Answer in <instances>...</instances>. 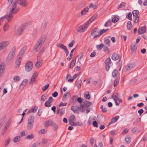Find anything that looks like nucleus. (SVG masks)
I'll return each mask as SVG.
<instances>
[{
	"label": "nucleus",
	"mask_w": 147,
	"mask_h": 147,
	"mask_svg": "<svg viewBox=\"0 0 147 147\" xmlns=\"http://www.w3.org/2000/svg\"><path fill=\"white\" fill-rule=\"evenodd\" d=\"M98 15V14L94 15L88 20L85 25H82L78 28L77 30L79 32H82L87 29L89 24L92 22Z\"/></svg>",
	"instance_id": "f257e3e1"
},
{
	"label": "nucleus",
	"mask_w": 147,
	"mask_h": 147,
	"mask_svg": "<svg viewBox=\"0 0 147 147\" xmlns=\"http://www.w3.org/2000/svg\"><path fill=\"white\" fill-rule=\"evenodd\" d=\"M45 39V35H43L40 38L35 46V49L34 50L35 51L37 52L39 49L42 45V44Z\"/></svg>",
	"instance_id": "f03ea898"
},
{
	"label": "nucleus",
	"mask_w": 147,
	"mask_h": 147,
	"mask_svg": "<svg viewBox=\"0 0 147 147\" xmlns=\"http://www.w3.org/2000/svg\"><path fill=\"white\" fill-rule=\"evenodd\" d=\"M16 49L15 47H13L9 54L6 59V62L7 64H9L13 59L15 54Z\"/></svg>",
	"instance_id": "7ed1b4c3"
},
{
	"label": "nucleus",
	"mask_w": 147,
	"mask_h": 147,
	"mask_svg": "<svg viewBox=\"0 0 147 147\" xmlns=\"http://www.w3.org/2000/svg\"><path fill=\"white\" fill-rule=\"evenodd\" d=\"M28 24V23L26 22L25 24L20 25L17 29L16 33V34L17 36H19L22 34Z\"/></svg>",
	"instance_id": "20e7f679"
},
{
	"label": "nucleus",
	"mask_w": 147,
	"mask_h": 147,
	"mask_svg": "<svg viewBox=\"0 0 147 147\" xmlns=\"http://www.w3.org/2000/svg\"><path fill=\"white\" fill-rule=\"evenodd\" d=\"M71 110L74 113H77L78 114H79V112L78 110L82 113H84L85 111V109L81 108L80 105L79 107L75 106H72L71 108Z\"/></svg>",
	"instance_id": "39448f33"
},
{
	"label": "nucleus",
	"mask_w": 147,
	"mask_h": 147,
	"mask_svg": "<svg viewBox=\"0 0 147 147\" xmlns=\"http://www.w3.org/2000/svg\"><path fill=\"white\" fill-rule=\"evenodd\" d=\"M33 67V64L31 61H27L25 65V69L27 72H30L32 69Z\"/></svg>",
	"instance_id": "423d86ee"
},
{
	"label": "nucleus",
	"mask_w": 147,
	"mask_h": 147,
	"mask_svg": "<svg viewBox=\"0 0 147 147\" xmlns=\"http://www.w3.org/2000/svg\"><path fill=\"white\" fill-rule=\"evenodd\" d=\"M17 5V3L15 1V2L12 4V8L11 9L9 13V14H10L11 16L12 15V13H15L17 12V11L15 9Z\"/></svg>",
	"instance_id": "0eeeda50"
},
{
	"label": "nucleus",
	"mask_w": 147,
	"mask_h": 147,
	"mask_svg": "<svg viewBox=\"0 0 147 147\" xmlns=\"http://www.w3.org/2000/svg\"><path fill=\"white\" fill-rule=\"evenodd\" d=\"M57 46L64 50L66 56L68 55L69 52L65 46L63 44H62L59 43V45H57Z\"/></svg>",
	"instance_id": "6e6552de"
},
{
	"label": "nucleus",
	"mask_w": 147,
	"mask_h": 147,
	"mask_svg": "<svg viewBox=\"0 0 147 147\" xmlns=\"http://www.w3.org/2000/svg\"><path fill=\"white\" fill-rule=\"evenodd\" d=\"M146 32V28L145 26H143L139 28L138 30V34H143Z\"/></svg>",
	"instance_id": "1a4fd4ad"
},
{
	"label": "nucleus",
	"mask_w": 147,
	"mask_h": 147,
	"mask_svg": "<svg viewBox=\"0 0 147 147\" xmlns=\"http://www.w3.org/2000/svg\"><path fill=\"white\" fill-rule=\"evenodd\" d=\"M13 17V16H11L8 13L5 16L2 17L0 18V19L1 18L0 22H3L5 19H7V21L9 22L10 20Z\"/></svg>",
	"instance_id": "9d476101"
},
{
	"label": "nucleus",
	"mask_w": 147,
	"mask_h": 147,
	"mask_svg": "<svg viewBox=\"0 0 147 147\" xmlns=\"http://www.w3.org/2000/svg\"><path fill=\"white\" fill-rule=\"evenodd\" d=\"M105 68L106 70L108 71L110 69V58L109 57H108L105 61Z\"/></svg>",
	"instance_id": "9b49d317"
},
{
	"label": "nucleus",
	"mask_w": 147,
	"mask_h": 147,
	"mask_svg": "<svg viewBox=\"0 0 147 147\" xmlns=\"http://www.w3.org/2000/svg\"><path fill=\"white\" fill-rule=\"evenodd\" d=\"M53 99L52 97H50L48 100L45 102V106L48 107H51V104L53 102Z\"/></svg>",
	"instance_id": "f8f14e48"
},
{
	"label": "nucleus",
	"mask_w": 147,
	"mask_h": 147,
	"mask_svg": "<svg viewBox=\"0 0 147 147\" xmlns=\"http://www.w3.org/2000/svg\"><path fill=\"white\" fill-rule=\"evenodd\" d=\"M9 44V42L7 41H4L0 43V50L4 49Z\"/></svg>",
	"instance_id": "ddd939ff"
},
{
	"label": "nucleus",
	"mask_w": 147,
	"mask_h": 147,
	"mask_svg": "<svg viewBox=\"0 0 147 147\" xmlns=\"http://www.w3.org/2000/svg\"><path fill=\"white\" fill-rule=\"evenodd\" d=\"M17 3L22 7H25L26 5V0H15Z\"/></svg>",
	"instance_id": "4468645a"
},
{
	"label": "nucleus",
	"mask_w": 147,
	"mask_h": 147,
	"mask_svg": "<svg viewBox=\"0 0 147 147\" xmlns=\"http://www.w3.org/2000/svg\"><path fill=\"white\" fill-rule=\"evenodd\" d=\"M118 94V93H115L112 94L111 96V98L114 100L116 105L117 106H118L119 105V104L117 102V100L118 98L117 96Z\"/></svg>",
	"instance_id": "2eb2a0df"
},
{
	"label": "nucleus",
	"mask_w": 147,
	"mask_h": 147,
	"mask_svg": "<svg viewBox=\"0 0 147 147\" xmlns=\"http://www.w3.org/2000/svg\"><path fill=\"white\" fill-rule=\"evenodd\" d=\"M22 59V58H21L20 57H18V58L15 62L16 67V68H18L19 67Z\"/></svg>",
	"instance_id": "dca6fc26"
},
{
	"label": "nucleus",
	"mask_w": 147,
	"mask_h": 147,
	"mask_svg": "<svg viewBox=\"0 0 147 147\" xmlns=\"http://www.w3.org/2000/svg\"><path fill=\"white\" fill-rule=\"evenodd\" d=\"M110 36H106L104 39V43L109 46H110Z\"/></svg>",
	"instance_id": "f3484780"
},
{
	"label": "nucleus",
	"mask_w": 147,
	"mask_h": 147,
	"mask_svg": "<svg viewBox=\"0 0 147 147\" xmlns=\"http://www.w3.org/2000/svg\"><path fill=\"white\" fill-rule=\"evenodd\" d=\"M28 81V80L27 79H25L21 83L20 86L19 87V88L20 89L22 90L23 89L24 86H25L26 85V83Z\"/></svg>",
	"instance_id": "a211bd4d"
},
{
	"label": "nucleus",
	"mask_w": 147,
	"mask_h": 147,
	"mask_svg": "<svg viewBox=\"0 0 147 147\" xmlns=\"http://www.w3.org/2000/svg\"><path fill=\"white\" fill-rule=\"evenodd\" d=\"M26 46H24L21 50L18 57H20L21 58H22L23 55H24L25 51L26 49Z\"/></svg>",
	"instance_id": "6ab92c4d"
},
{
	"label": "nucleus",
	"mask_w": 147,
	"mask_h": 147,
	"mask_svg": "<svg viewBox=\"0 0 147 147\" xmlns=\"http://www.w3.org/2000/svg\"><path fill=\"white\" fill-rule=\"evenodd\" d=\"M118 16L117 15H115L112 16V22L114 23H115L119 20Z\"/></svg>",
	"instance_id": "aec40b11"
},
{
	"label": "nucleus",
	"mask_w": 147,
	"mask_h": 147,
	"mask_svg": "<svg viewBox=\"0 0 147 147\" xmlns=\"http://www.w3.org/2000/svg\"><path fill=\"white\" fill-rule=\"evenodd\" d=\"M92 105V103H91V104H88L87 103H82L80 104V106H81V108L85 109V107L88 108L89 107L91 106Z\"/></svg>",
	"instance_id": "412c9836"
},
{
	"label": "nucleus",
	"mask_w": 147,
	"mask_h": 147,
	"mask_svg": "<svg viewBox=\"0 0 147 147\" xmlns=\"http://www.w3.org/2000/svg\"><path fill=\"white\" fill-rule=\"evenodd\" d=\"M119 118V116L118 115L112 118L111 119V124L117 121Z\"/></svg>",
	"instance_id": "4be33fe9"
},
{
	"label": "nucleus",
	"mask_w": 147,
	"mask_h": 147,
	"mask_svg": "<svg viewBox=\"0 0 147 147\" xmlns=\"http://www.w3.org/2000/svg\"><path fill=\"white\" fill-rule=\"evenodd\" d=\"M53 122L51 120H48L45 122L44 126L45 127H48L50 125H51Z\"/></svg>",
	"instance_id": "5701e85b"
},
{
	"label": "nucleus",
	"mask_w": 147,
	"mask_h": 147,
	"mask_svg": "<svg viewBox=\"0 0 147 147\" xmlns=\"http://www.w3.org/2000/svg\"><path fill=\"white\" fill-rule=\"evenodd\" d=\"M89 8L88 7L84 8L81 12V14L82 15H84L86 14L88 12Z\"/></svg>",
	"instance_id": "b1692460"
},
{
	"label": "nucleus",
	"mask_w": 147,
	"mask_h": 147,
	"mask_svg": "<svg viewBox=\"0 0 147 147\" xmlns=\"http://www.w3.org/2000/svg\"><path fill=\"white\" fill-rule=\"evenodd\" d=\"M38 109V107L36 106H34L30 109L28 112L27 113L29 114L30 113L33 112L35 113Z\"/></svg>",
	"instance_id": "393cba45"
},
{
	"label": "nucleus",
	"mask_w": 147,
	"mask_h": 147,
	"mask_svg": "<svg viewBox=\"0 0 147 147\" xmlns=\"http://www.w3.org/2000/svg\"><path fill=\"white\" fill-rule=\"evenodd\" d=\"M134 66V63H130L127 65L126 67V68L127 70H129L133 68Z\"/></svg>",
	"instance_id": "a878e982"
},
{
	"label": "nucleus",
	"mask_w": 147,
	"mask_h": 147,
	"mask_svg": "<svg viewBox=\"0 0 147 147\" xmlns=\"http://www.w3.org/2000/svg\"><path fill=\"white\" fill-rule=\"evenodd\" d=\"M42 64V61L41 60L39 59L37 60V61L35 64L36 67L37 68H38Z\"/></svg>",
	"instance_id": "bb28decb"
},
{
	"label": "nucleus",
	"mask_w": 147,
	"mask_h": 147,
	"mask_svg": "<svg viewBox=\"0 0 147 147\" xmlns=\"http://www.w3.org/2000/svg\"><path fill=\"white\" fill-rule=\"evenodd\" d=\"M34 123L28 122L27 125V128L28 130L31 129L33 127Z\"/></svg>",
	"instance_id": "cd10ccee"
},
{
	"label": "nucleus",
	"mask_w": 147,
	"mask_h": 147,
	"mask_svg": "<svg viewBox=\"0 0 147 147\" xmlns=\"http://www.w3.org/2000/svg\"><path fill=\"white\" fill-rule=\"evenodd\" d=\"M34 116L32 115H30L29 117L28 122L34 123Z\"/></svg>",
	"instance_id": "c85d7f7f"
},
{
	"label": "nucleus",
	"mask_w": 147,
	"mask_h": 147,
	"mask_svg": "<svg viewBox=\"0 0 147 147\" xmlns=\"http://www.w3.org/2000/svg\"><path fill=\"white\" fill-rule=\"evenodd\" d=\"M76 48H75L73 49H72L71 51V52L70 53L69 56L67 58V59L68 61H70L71 59L72 56H73V53L74 52V51L76 49Z\"/></svg>",
	"instance_id": "c756f323"
},
{
	"label": "nucleus",
	"mask_w": 147,
	"mask_h": 147,
	"mask_svg": "<svg viewBox=\"0 0 147 147\" xmlns=\"http://www.w3.org/2000/svg\"><path fill=\"white\" fill-rule=\"evenodd\" d=\"M76 57L75 59L74 60H73L71 61L69 66V68L70 69H71L73 68L74 67L75 64L76 63Z\"/></svg>",
	"instance_id": "7c9ffc66"
},
{
	"label": "nucleus",
	"mask_w": 147,
	"mask_h": 147,
	"mask_svg": "<svg viewBox=\"0 0 147 147\" xmlns=\"http://www.w3.org/2000/svg\"><path fill=\"white\" fill-rule=\"evenodd\" d=\"M111 58L113 60L116 61L119 59V56L117 54L114 53L112 55Z\"/></svg>",
	"instance_id": "2f4dec72"
},
{
	"label": "nucleus",
	"mask_w": 147,
	"mask_h": 147,
	"mask_svg": "<svg viewBox=\"0 0 147 147\" xmlns=\"http://www.w3.org/2000/svg\"><path fill=\"white\" fill-rule=\"evenodd\" d=\"M70 91L69 90H68L64 94V96H63L62 98L63 101H64V100L66 99V97L67 95L68 96L69 95Z\"/></svg>",
	"instance_id": "473e14b6"
},
{
	"label": "nucleus",
	"mask_w": 147,
	"mask_h": 147,
	"mask_svg": "<svg viewBox=\"0 0 147 147\" xmlns=\"http://www.w3.org/2000/svg\"><path fill=\"white\" fill-rule=\"evenodd\" d=\"M98 28L97 27L95 28L94 29L91 31L90 34L91 35L93 36L95 34H96L97 32Z\"/></svg>",
	"instance_id": "72a5a7b5"
},
{
	"label": "nucleus",
	"mask_w": 147,
	"mask_h": 147,
	"mask_svg": "<svg viewBox=\"0 0 147 147\" xmlns=\"http://www.w3.org/2000/svg\"><path fill=\"white\" fill-rule=\"evenodd\" d=\"M132 27L131 23L130 21H128L127 23V28L128 30H131Z\"/></svg>",
	"instance_id": "f704fd0d"
},
{
	"label": "nucleus",
	"mask_w": 147,
	"mask_h": 147,
	"mask_svg": "<svg viewBox=\"0 0 147 147\" xmlns=\"http://www.w3.org/2000/svg\"><path fill=\"white\" fill-rule=\"evenodd\" d=\"M104 47V45L103 43H101L99 45H97L96 46V47L97 49L99 50H100Z\"/></svg>",
	"instance_id": "c9c22d12"
},
{
	"label": "nucleus",
	"mask_w": 147,
	"mask_h": 147,
	"mask_svg": "<svg viewBox=\"0 0 147 147\" xmlns=\"http://www.w3.org/2000/svg\"><path fill=\"white\" fill-rule=\"evenodd\" d=\"M139 13V12L138 10H134L132 12L133 15L135 17L138 16Z\"/></svg>",
	"instance_id": "e433bc0d"
},
{
	"label": "nucleus",
	"mask_w": 147,
	"mask_h": 147,
	"mask_svg": "<svg viewBox=\"0 0 147 147\" xmlns=\"http://www.w3.org/2000/svg\"><path fill=\"white\" fill-rule=\"evenodd\" d=\"M109 29H106L100 30L97 33H99V35H101L102 34L107 32Z\"/></svg>",
	"instance_id": "4c0bfd02"
},
{
	"label": "nucleus",
	"mask_w": 147,
	"mask_h": 147,
	"mask_svg": "<svg viewBox=\"0 0 147 147\" xmlns=\"http://www.w3.org/2000/svg\"><path fill=\"white\" fill-rule=\"evenodd\" d=\"M132 51L135 52L136 49V44L132 43L131 46Z\"/></svg>",
	"instance_id": "58836bf2"
},
{
	"label": "nucleus",
	"mask_w": 147,
	"mask_h": 147,
	"mask_svg": "<svg viewBox=\"0 0 147 147\" xmlns=\"http://www.w3.org/2000/svg\"><path fill=\"white\" fill-rule=\"evenodd\" d=\"M51 125L54 130H56L58 128V125L54 122Z\"/></svg>",
	"instance_id": "ea45409f"
},
{
	"label": "nucleus",
	"mask_w": 147,
	"mask_h": 147,
	"mask_svg": "<svg viewBox=\"0 0 147 147\" xmlns=\"http://www.w3.org/2000/svg\"><path fill=\"white\" fill-rule=\"evenodd\" d=\"M132 14L130 12H129L127 15L126 18L128 19L129 20L131 21L132 20Z\"/></svg>",
	"instance_id": "a19ab883"
},
{
	"label": "nucleus",
	"mask_w": 147,
	"mask_h": 147,
	"mask_svg": "<svg viewBox=\"0 0 147 147\" xmlns=\"http://www.w3.org/2000/svg\"><path fill=\"white\" fill-rule=\"evenodd\" d=\"M20 136H17L15 137L14 138V142L16 143L18 142L20 140Z\"/></svg>",
	"instance_id": "79ce46f5"
},
{
	"label": "nucleus",
	"mask_w": 147,
	"mask_h": 147,
	"mask_svg": "<svg viewBox=\"0 0 147 147\" xmlns=\"http://www.w3.org/2000/svg\"><path fill=\"white\" fill-rule=\"evenodd\" d=\"M87 94L86 93V92H85L84 96L88 100L90 98V95L89 94V92L88 91H87Z\"/></svg>",
	"instance_id": "37998d69"
},
{
	"label": "nucleus",
	"mask_w": 147,
	"mask_h": 147,
	"mask_svg": "<svg viewBox=\"0 0 147 147\" xmlns=\"http://www.w3.org/2000/svg\"><path fill=\"white\" fill-rule=\"evenodd\" d=\"M118 73V71L117 69H115L112 73V76L113 77H115L117 76Z\"/></svg>",
	"instance_id": "c03bdc74"
},
{
	"label": "nucleus",
	"mask_w": 147,
	"mask_h": 147,
	"mask_svg": "<svg viewBox=\"0 0 147 147\" xmlns=\"http://www.w3.org/2000/svg\"><path fill=\"white\" fill-rule=\"evenodd\" d=\"M119 78H117L116 79L113 84L114 87H115L117 85V84H118V83L119 82Z\"/></svg>",
	"instance_id": "a18cd8bd"
},
{
	"label": "nucleus",
	"mask_w": 147,
	"mask_h": 147,
	"mask_svg": "<svg viewBox=\"0 0 147 147\" xmlns=\"http://www.w3.org/2000/svg\"><path fill=\"white\" fill-rule=\"evenodd\" d=\"M49 86V84H47L46 85L42 87V90L44 91H45L48 88Z\"/></svg>",
	"instance_id": "49530a36"
},
{
	"label": "nucleus",
	"mask_w": 147,
	"mask_h": 147,
	"mask_svg": "<svg viewBox=\"0 0 147 147\" xmlns=\"http://www.w3.org/2000/svg\"><path fill=\"white\" fill-rule=\"evenodd\" d=\"M125 140L128 144H129L131 141V138L130 137H127L125 138Z\"/></svg>",
	"instance_id": "de8ad7c7"
},
{
	"label": "nucleus",
	"mask_w": 147,
	"mask_h": 147,
	"mask_svg": "<svg viewBox=\"0 0 147 147\" xmlns=\"http://www.w3.org/2000/svg\"><path fill=\"white\" fill-rule=\"evenodd\" d=\"M125 3L123 2H122L119 5L118 7H117V9L125 7Z\"/></svg>",
	"instance_id": "09e8293b"
},
{
	"label": "nucleus",
	"mask_w": 147,
	"mask_h": 147,
	"mask_svg": "<svg viewBox=\"0 0 147 147\" xmlns=\"http://www.w3.org/2000/svg\"><path fill=\"white\" fill-rule=\"evenodd\" d=\"M69 123L70 125L73 126H75V123L74 122L73 120H72L71 119H69Z\"/></svg>",
	"instance_id": "8fccbe9b"
},
{
	"label": "nucleus",
	"mask_w": 147,
	"mask_h": 147,
	"mask_svg": "<svg viewBox=\"0 0 147 147\" xmlns=\"http://www.w3.org/2000/svg\"><path fill=\"white\" fill-rule=\"evenodd\" d=\"M20 78L19 76H15L13 78V80L15 82L18 81L20 80Z\"/></svg>",
	"instance_id": "3c124183"
},
{
	"label": "nucleus",
	"mask_w": 147,
	"mask_h": 147,
	"mask_svg": "<svg viewBox=\"0 0 147 147\" xmlns=\"http://www.w3.org/2000/svg\"><path fill=\"white\" fill-rule=\"evenodd\" d=\"M65 112V109L64 108H61L60 109V114L61 115H63Z\"/></svg>",
	"instance_id": "603ef678"
},
{
	"label": "nucleus",
	"mask_w": 147,
	"mask_h": 147,
	"mask_svg": "<svg viewBox=\"0 0 147 147\" xmlns=\"http://www.w3.org/2000/svg\"><path fill=\"white\" fill-rule=\"evenodd\" d=\"M34 138V136L33 134H31L30 135H28L26 137V139H31Z\"/></svg>",
	"instance_id": "864d4df0"
},
{
	"label": "nucleus",
	"mask_w": 147,
	"mask_h": 147,
	"mask_svg": "<svg viewBox=\"0 0 147 147\" xmlns=\"http://www.w3.org/2000/svg\"><path fill=\"white\" fill-rule=\"evenodd\" d=\"M93 126L95 127H98V123L96 121H94L92 123Z\"/></svg>",
	"instance_id": "5fc2aeb1"
},
{
	"label": "nucleus",
	"mask_w": 147,
	"mask_h": 147,
	"mask_svg": "<svg viewBox=\"0 0 147 147\" xmlns=\"http://www.w3.org/2000/svg\"><path fill=\"white\" fill-rule=\"evenodd\" d=\"M36 79V78L32 76L31 78L30 81L29 82L30 84H32V82H34L35 81Z\"/></svg>",
	"instance_id": "6e6d98bb"
},
{
	"label": "nucleus",
	"mask_w": 147,
	"mask_h": 147,
	"mask_svg": "<svg viewBox=\"0 0 147 147\" xmlns=\"http://www.w3.org/2000/svg\"><path fill=\"white\" fill-rule=\"evenodd\" d=\"M9 26L7 23H5L4 26V31H5L6 30L8 29V28Z\"/></svg>",
	"instance_id": "4d7b16f0"
},
{
	"label": "nucleus",
	"mask_w": 147,
	"mask_h": 147,
	"mask_svg": "<svg viewBox=\"0 0 147 147\" xmlns=\"http://www.w3.org/2000/svg\"><path fill=\"white\" fill-rule=\"evenodd\" d=\"M74 43V40H72L71 42H70L68 44V47L69 48L71 47H73V45Z\"/></svg>",
	"instance_id": "13d9d810"
},
{
	"label": "nucleus",
	"mask_w": 147,
	"mask_h": 147,
	"mask_svg": "<svg viewBox=\"0 0 147 147\" xmlns=\"http://www.w3.org/2000/svg\"><path fill=\"white\" fill-rule=\"evenodd\" d=\"M77 100L80 103H81L83 102V99L81 97H78Z\"/></svg>",
	"instance_id": "bf43d9fd"
},
{
	"label": "nucleus",
	"mask_w": 147,
	"mask_h": 147,
	"mask_svg": "<svg viewBox=\"0 0 147 147\" xmlns=\"http://www.w3.org/2000/svg\"><path fill=\"white\" fill-rule=\"evenodd\" d=\"M46 96L44 95L43 94L41 96V100L42 101H44L46 100Z\"/></svg>",
	"instance_id": "052dcab7"
},
{
	"label": "nucleus",
	"mask_w": 147,
	"mask_h": 147,
	"mask_svg": "<svg viewBox=\"0 0 147 147\" xmlns=\"http://www.w3.org/2000/svg\"><path fill=\"white\" fill-rule=\"evenodd\" d=\"M67 105V103L64 102L63 103L62 102H61L59 105V107L65 106Z\"/></svg>",
	"instance_id": "680f3d73"
},
{
	"label": "nucleus",
	"mask_w": 147,
	"mask_h": 147,
	"mask_svg": "<svg viewBox=\"0 0 147 147\" xmlns=\"http://www.w3.org/2000/svg\"><path fill=\"white\" fill-rule=\"evenodd\" d=\"M82 80H79L77 82V87L78 88H79L81 86V84L82 83Z\"/></svg>",
	"instance_id": "e2e57ef3"
},
{
	"label": "nucleus",
	"mask_w": 147,
	"mask_h": 147,
	"mask_svg": "<svg viewBox=\"0 0 147 147\" xmlns=\"http://www.w3.org/2000/svg\"><path fill=\"white\" fill-rule=\"evenodd\" d=\"M58 92L57 91H55L52 94V95L54 98L56 97L58 95Z\"/></svg>",
	"instance_id": "0e129e2a"
},
{
	"label": "nucleus",
	"mask_w": 147,
	"mask_h": 147,
	"mask_svg": "<svg viewBox=\"0 0 147 147\" xmlns=\"http://www.w3.org/2000/svg\"><path fill=\"white\" fill-rule=\"evenodd\" d=\"M40 144V143L38 142L35 143L34 144H32L31 146V147H35L38 146Z\"/></svg>",
	"instance_id": "69168bd1"
},
{
	"label": "nucleus",
	"mask_w": 147,
	"mask_h": 147,
	"mask_svg": "<svg viewBox=\"0 0 147 147\" xmlns=\"http://www.w3.org/2000/svg\"><path fill=\"white\" fill-rule=\"evenodd\" d=\"M38 74V72L35 71L33 74L32 76L36 78Z\"/></svg>",
	"instance_id": "338daca9"
},
{
	"label": "nucleus",
	"mask_w": 147,
	"mask_h": 147,
	"mask_svg": "<svg viewBox=\"0 0 147 147\" xmlns=\"http://www.w3.org/2000/svg\"><path fill=\"white\" fill-rule=\"evenodd\" d=\"M144 112V111L142 109H140L138 111V112L140 116L141 115V114Z\"/></svg>",
	"instance_id": "774afa93"
}]
</instances>
